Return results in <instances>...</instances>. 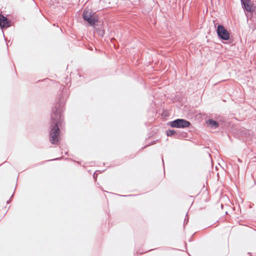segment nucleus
<instances>
[{"instance_id":"1","label":"nucleus","mask_w":256,"mask_h":256,"mask_svg":"<svg viewBox=\"0 0 256 256\" xmlns=\"http://www.w3.org/2000/svg\"><path fill=\"white\" fill-rule=\"evenodd\" d=\"M68 97V90L63 88L62 92L58 96V100L52 108L50 122V140L54 144H58L60 142V126H62L64 120L65 102Z\"/></svg>"},{"instance_id":"2","label":"nucleus","mask_w":256,"mask_h":256,"mask_svg":"<svg viewBox=\"0 0 256 256\" xmlns=\"http://www.w3.org/2000/svg\"><path fill=\"white\" fill-rule=\"evenodd\" d=\"M82 18L84 21L87 22L90 26H95L98 21V16L95 12H93L91 9L86 8L83 12Z\"/></svg>"},{"instance_id":"3","label":"nucleus","mask_w":256,"mask_h":256,"mask_svg":"<svg viewBox=\"0 0 256 256\" xmlns=\"http://www.w3.org/2000/svg\"><path fill=\"white\" fill-rule=\"evenodd\" d=\"M168 125L174 128H189L190 122L183 118H178L168 122Z\"/></svg>"},{"instance_id":"4","label":"nucleus","mask_w":256,"mask_h":256,"mask_svg":"<svg viewBox=\"0 0 256 256\" xmlns=\"http://www.w3.org/2000/svg\"><path fill=\"white\" fill-rule=\"evenodd\" d=\"M216 30L220 40H230V33L223 25L218 24Z\"/></svg>"},{"instance_id":"5","label":"nucleus","mask_w":256,"mask_h":256,"mask_svg":"<svg viewBox=\"0 0 256 256\" xmlns=\"http://www.w3.org/2000/svg\"><path fill=\"white\" fill-rule=\"evenodd\" d=\"M242 8L245 12L252 13L255 10V6L252 0H240Z\"/></svg>"},{"instance_id":"6","label":"nucleus","mask_w":256,"mask_h":256,"mask_svg":"<svg viewBox=\"0 0 256 256\" xmlns=\"http://www.w3.org/2000/svg\"><path fill=\"white\" fill-rule=\"evenodd\" d=\"M206 123L208 126L212 128H217L219 126V123L213 119H208L206 121Z\"/></svg>"},{"instance_id":"7","label":"nucleus","mask_w":256,"mask_h":256,"mask_svg":"<svg viewBox=\"0 0 256 256\" xmlns=\"http://www.w3.org/2000/svg\"><path fill=\"white\" fill-rule=\"evenodd\" d=\"M11 26V22L8 18L5 20L1 25L0 26V28L2 30L3 29L7 28ZM3 34L4 35V33L3 30H2Z\"/></svg>"},{"instance_id":"8","label":"nucleus","mask_w":256,"mask_h":256,"mask_svg":"<svg viewBox=\"0 0 256 256\" xmlns=\"http://www.w3.org/2000/svg\"><path fill=\"white\" fill-rule=\"evenodd\" d=\"M94 32H96V34L100 37L102 38L104 34V30L102 28L94 27Z\"/></svg>"},{"instance_id":"9","label":"nucleus","mask_w":256,"mask_h":256,"mask_svg":"<svg viewBox=\"0 0 256 256\" xmlns=\"http://www.w3.org/2000/svg\"><path fill=\"white\" fill-rule=\"evenodd\" d=\"M176 131L174 130L168 129L166 130V134L168 136H172L176 134Z\"/></svg>"},{"instance_id":"10","label":"nucleus","mask_w":256,"mask_h":256,"mask_svg":"<svg viewBox=\"0 0 256 256\" xmlns=\"http://www.w3.org/2000/svg\"><path fill=\"white\" fill-rule=\"evenodd\" d=\"M8 18L6 16H5L3 14H0V26Z\"/></svg>"},{"instance_id":"11","label":"nucleus","mask_w":256,"mask_h":256,"mask_svg":"<svg viewBox=\"0 0 256 256\" xmlns=\"http://www.w3.org/2000/svg\"><path fill=\"white\" fill-rule=\"evenodd\" d=\"M188 216V214H186V216ZM188 218H185V219H184V224H186V223H187V222H188Z\"/></svg>"},{"instance_id":"12","label":"nucleus","mask_w":256,"mask_h":256,"mask_svg":"<svg viewBox=\"0 0 256 256\" xmlns=\"http://www.w3.org/2000/svg\"><path fill=\"white\" fill-rule=\"evenodd\" d=\"M97 176H98V174L96 173V172H94V174H93V177L94 179H96L97 178Z\"/></svg>"},{"instance_id":"13","label":"nucleus","mask_w":256,"mask_h":256,"mask_svg":"<svg viewBox=\"0 0 256 256\" xmlns=\"http://www.w3.org/2000/svg\"><path fill=\"white\" fill-rule=\"evenodd\" d=\"M61 158H54V159L51 160H60Z\"/></svg>"},{"instance_id":"14","label":"nucleus","mask_w":256,"mask_h":256,"mask_svg":"<svg viewBox=\"0 0 256 256\" xmlns=\"http://www.w3.org/2000/svg\"><path fill=\"white\" fill-rule=\"evenodd\" d=\"M154 143H155V141H153V142H151L149 144H148V146H150V145L153 144Z\"/></svg>"},{"instance_id":"15","label":"nucleus","mask_w":256,"mask_h":256,"mask_svg":"<svg viewBox=\"0 0 256 256\" xmlns=\"http://www.w3.org/2000/svg\"><path fill=\"white\" fill-rule=\"evenodd\" d=\"M122 196H133V195H132V194L127 195V196L123 195Z\"/></svg>"},{"instance_id":"16","label":"nucleus","mask_w":256,"mask_h":256,"mask_svg":"<svg viewBox=\"0 0 256 256\" xmlns=\"http://www.w3.org/2000/svg\"><path fill=\"white\" fill-rule=\"evenodd\" d=\"M175 138H178V136L176 134V136H175Z\"/></svg>"},{"instance_id":"17","label":"nucleus","mask_w":256,"mask_h":256,"mask_svg":"<svg viewBox=\"0 0 256 256\" xmlns=\"http://www.w3.org/2000/svg\"><path fill=\"white\" fill-rule=\"evenodd\" d=\"M10 202V200H8V201L6 202H7L8 204V203H9Z\"/></svg>"},{"instance_id":"18","label":"nucleus","mask_w":256,"mask_h":256,"mask_svg":"<svg viewBox=\"0 0 256 256\" xmlns=\"http://www.w3.org/2000/svg\"><path fill=\"white\" fill-rule=\"evenodd\" d=\"M162 162H163V164L164 163V160L163 159H162Z\"/></svg>"}]
</instances>
